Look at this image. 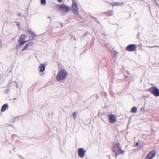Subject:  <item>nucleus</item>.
Here are the masks:
<instances>
[{"instance_id": "1", "label": "nucleus", "mask_w": 159, "mask_h": 159, "mask_svg": "<svg viewBox=\"0 0 159 159\" xmlns=\"http://www.w3.org/2000/svg\"><path fill=\"white\" fill-rule=\"evenodd\" d=\"M67 72L65 69H62L58 73L56 79L58 81L65 80L66 78Z\"/></svg>"}, {"instance_id": "2", "label": "nucleus", "mask_w": 159, "mask_h": 159, "mask_svg": "<svg viewBox=\"0 0 159 159\" xmlns=\"http://www.w3.org/2000/svg\"><path fill=\"white\" fill-rule=\"evenodd\" d=\"M112 151L114 152H116L117 151L120 152L122 154H124L125 152V150H122L121 149V146L120 143L117 141H116L113 143Z\"/></svg>"}, {"instance_id": "3", "label": "nucleus", "mask_w": 159, "mask_h": 159, "mask_svg": "<svg viewBox=\"0 0 159 159\" xmlns=\"http://www.w3.org/2000/svg\"><path fill=\"white\" fill-rule=\"evenodd\" d=\"M26 36L25 34L21 35L19 39L18 43L17 44L16 48L19 49L21 48L23 45L27 42L25 39Z\"/></svg>"}, {"instance_id": "4", "label": "nucleus", "mask_w": 159, "mask_h": 159, "mask_svg": "<svg viewBox=\"0 0 159 159\" xmlns=\"http://www.w3.org/2000/svg\"><path fill=\"white\" fill-rule=\"evenodd\" d=\"M148 91L156 97L159 96V90L157 88L152 87L148 89Z\"/></svg>"}, {"instance_id": "5", "label": "nucleus", "mask_w": 159, "mask_h": 159, "mask_svg": "<svg viewBox=\"0 0 159 159\" xmlns=\"http://www.w3.org/2000/svg\"><path fill=\"white\" fill-rule=\"evenodd\" d=\"M71 11L75 15L77 16L79 15L78 6L75 2H74L71 6Z\"/></svg>"}, {"instance_id": "6", "label": "nucleus", "mask_w": 159, "mask_h": 159, "mask_svg": "<svg viewBox=\"0 0 159 159\" xmlns=\"http://www.w3.org/2000/svg\"><path fill=\"white\" fill-rule=\"evenodd\" d=\"M136 47L137 46L135 44H131L127 47L126 50L129 52H133L136 50Z\"/></svg>"}, {"instance_id": "7", "label": "nucleus", "mask_w": 159, "mask_h": 159, "mask_svg": "<svg viewBox=\"0 0 159 159\" xmlns=\"http://www.w3.org/2000/svg\"><path fill=\"white\" fill-rule=\"evenodd\" d=\"M156 153V152L155 150L150 152L146 157L145 159H151L154 156Z\"/></svg>"}, {"instance_id": "8", "label": "nucleus", "mask_w": 159, "mask_h": 159, "mask_svg": "<svg viewBox=\"0 0 159 159\" xmlns=\"http://www.w3.org/2000/svg\"><path fill=\"white\" fill-rule=\"evenodd\" d=\"M60 8L61 10L65 12H67L70 9V7L64 4H61L60 6Z\"/></svg>"}, {"instance_id": "9", "label": "nucleus", "mask_w": 159, "mask_h": 159, "mask_svg": "<svg viewBox=\"0 0 159 159\" xmlns=\"http://www.w3.org/2000/svg\"><path fill=\"white\" fill-rule=\"evenodd\" d=\"M85 151L84 150L83 148H80L78 151V155L80 157H83L85 155Z\"/></svg>"}, {"instance_id": "10", "label": "nucleus", "mask_w": 159, "mask_h": 159, "mask_svg": "<svg viewBox=\"0 0 159 159\" xmlns=\"http://www.w3.org/2000/svg\"><path fill=\"white\" fill-rule=\"evenodd\" d=\"M110 122L113 123L116 121V118L115 116L113 114H110L108 116Z\"/></svg>"}, {"instance_id": "11", "label": "nucleus", "mask_w": 159, "mask_h": 159, "mask_svg": "<svg viewBox=\"0 0 159 159\" xmlns=\"http://www.w3.org/2000/svg\"><path fill=\"white\" fill-rule=\"evenodd\" d=\"M39 69L40 72H43L45 70V66L44 64H42L39 66Z\"/></svg>"}, {"instance_id": "12", "label": "nucleus", "mask_w": 159, "mask_h": 159, "mask_svg": "<svg viewBox=\"0 0 159 159\" xmlns=\"http://www.w3.org/2000/svg\"><path fill=\"white\" fill-rule=\"evenodd\" d=\"M33 43H34L30 42L29 43L27 44L25 46L24 48L22 49V51H23L24 50H27L29 46H31L32 45Z\"/></svg>"}, {"instance_id": "13", "label": "nucleus", "mask_w": 159, "mask_h": 159, "mask_svg": "<svg viewBox=\"0 0 159 159\" xmlns=\"http://www.w3.org/2000/svg\"><path fill=\"white\" fill-rule=\"evenodd\" d=\"M112 6H122L123 5V2H114L113 3H111Z\"/></svg>"}, {"instance_id": "14", "label": "nucleus", "mask_w": 159, "mask_h": 159, "mask_svg": "<svg viewBox=\"0 0 159 159\" xmlns=\"http://www.w3.org/2000/svg\"><path fill=\"white\" fill-rule=\"evenodd\" d=\"M8 106V105L7 103L3 105L1 108V111H4L6 110V109Z\"/></svg>"}, {"instance_id": "15", "label": "nucleus", "mask_w": 159, "mask_h": 159, "mask_svg": "<svg viewBox=\"0 0 159 159\" xmlns=\"http://www.w3.org/2000/svg\"><path fill=\"white\" fill-rule=\"evenodd\" d=\"M137 108L136 107H134L131 110V112L132 113H135L137 112Z\"/></svg>"}, {"instance_id": "16", "label": "nucleus", "mask_w": 159, "mask_h": 159, "mask_svg": "<svg viewBox=\"0 0 159 159\" xmlns=\"http://www.w3.org/2000/svg\"><path fill=\"white\" fill-rule=\"evenodd\" d=\"M143 143H139L138 142H136V145L139 146L140 148H141L143 145Z\"/></svg>"}, {"instance_id": "17", "label": "nucleus", "mask_w": 159, "mask_h": 159, "mask_svg": "<svg viewBox=\"0 0 159 159\" xmlns=\"http://www.w3.org/2000/svg\"><path fill=\"white\" fill-rule=\"evenodd\" d=\"M114 152L115 153V157L116 158L117 157L118 155L120 154H121V153H120V152H119L118 151H117L116 152Z\"/></svg>"}, {"instance_id": "18", "label": "nucleus", "mask_w": 159, "mask_h": 159, "mask_svg": "<svg viewBox=\"0 0 159 159\" xmlns=\"http://www.w3.org/2000/svg\"><path fill=\"white\" fill-rule=\"evenodd\" d=\"M77 113L76 112H74L73 114V116H74V119H75L76 117L77 116Z\"/></svg>"}, {"instance_id": "19", "label": "nucleus", "mask_w": 159, "mask_h": 159, "mask_svg": "<svg viewBox=\"0 0 159 159\" xmlns=\"http://www.w3.org/2000/svg\"><path fill=\"white\" fill-rule=\"evenodd\" d=\"M30 33L31 34V36L33 38V39H34V38L33 37V36H37V35H36L34 32L32 31H30Z\"/></svg>"}, {"instance_id": "20", "label": "nucleus", "mask_w": 159, "mask_h": 159, "mask_svg": "<svg viewBox=\"0 0 159 159\" xmlns=\"http://www.w3.org/2000/svg\"><path fill=\"white\" fill-rule=\"evenodd\" d=\"M41 3L42 5H45L46 3V0H41Z\"/></svg>"}, {"instance_id": "21", "label": "nucleus", "mask_w": 159, "mask_h": 159, "mask_svg": "<svg viewBox=\"0 0 159 159\" xmlns=\"http://www.w3.org/2000/svg\"><path fill=\"white\" fill-rule=\"evenodd\" d=\"M16 25L18 26V28H19V26L20 25V23L19 22H16Z\"/></svg>"}, {"instance_id": "22", "label": "nucleus", "mask_w": 159, "mask_h": 159, "mask_svg": "<svg viewBox=\"0 0 159 159\" xmlns=\"http://www.w3.org/2000/svg\"><path fill=\"white\" fill-rule=\"evenodd\" d=\"M151 47V48H154V47H157V48H159V46H156V45H155V46H152V47Z\"/></svg>"}, {"instance_id": "23", "label": "nucleus", "mask_w": 159, "mask_h": 159, "mask_svg": "<svg viewBox=\"0 0 159 159\" xmlns=\"http://www.w3.org/2000/svg\"><path fill=\"white\" fill-rule=\"evenodd\" d=\"M6 90L8 91H10V88L9 87H7V89H6Z\"/></svg>"}, {"instance_id": "24", "label": "nucleus", "mask_w": 159, "mask_h": 159, "mask_svg": "<svg viewBox=\"0 0 159 159\" xmlns=\"http://www.w3.org/2000/svg\"><path fill=\"white\" fill-rule=\"evenodd\" d=\"M17 15L18 16H20L21 15V14L20 13H18L17 14Z\"/></svg>"}, {"instance_id": "25", "label": "nucleus", "mask_w": 159, "mask_h": 159, "mask_svg": "<svg viewBox=\"0 0 159 159\" xmlns=\"http://www.w3.org/2000/svg\"><path fill=\"white\" fill-rule=\"evenodd\" d=\"M127 73L128 75H129L130 73L129 71H127Z\"/></svg>"}, {"instance_id": "26", "label": "nucleus", "mask_w": 159, "mask_h": 159, "mask_svg": "<svg viewBox=\"0 0 159 159\" xmlns=\"http://www.w3.org/2000/svg\"><path fill=\"white\" fill-rule=\"evenodd\" d=\"M58 2H61L62 1V0H58Z\"/></svg>"}, {"instance_id": "27", "label": "nucleus", "mask_w": 159, "mask_h": 159, "mask_svg": "<svg viewBox=\"0 0 159 159\" xmlns=\"http://www.w3.org/2000/svg\"><path fill=\"white\" fill-rule=\"evenodd\" d=\"M125 77H128V76H126V75H125Z\"/></svg>"}, {"instance_id": "28", "label": "nucleus", "mask_w": 159, "mask_h": 159, "mask_svg": "<svg viewBox=\"0 0 159 159\" xmlns=\"http://www.w3.org/2000/svg\"><path fill=\"white\" fill-rule=\"evenodd\" d=\"M50 18V16H48V18Z\"/></svg>"}]
</instances>
